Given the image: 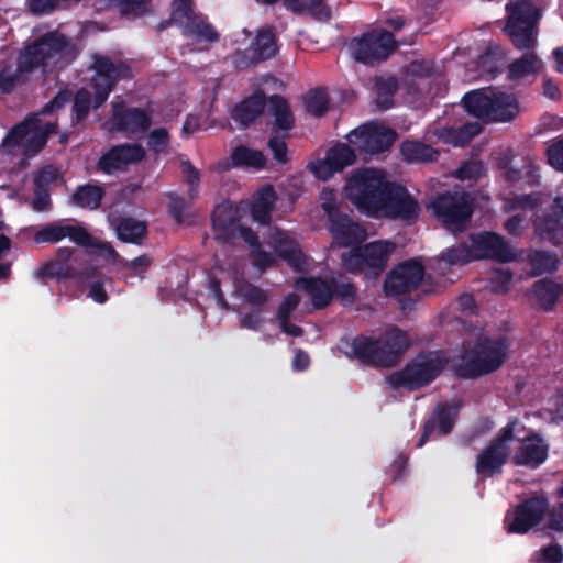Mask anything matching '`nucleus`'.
<instances>
[{"mask_svg": "<svg viewBox=\"0 0 563 563\" xmlns=\"http://www.w3.org/2000/svg\"><path fill=\"white\" fill-rule=\"evenodd\" d=\"M71 48L64 35L53 32L43 36L34 45L26 47L20 55L16 71L7 68L0 73V90L11 91L23 80V74L33 68L53 69L71 58Z\"/></svg>", "mask_w": 563, "mask_h": 563, "instance_id": "obj_1", "label": "nucleus"}, {"mask_svg": "<svg viewBox=\"0 0 563 563\" xmlns=\"http://www.w3.org/2000/svg\"><path fill=\"white\" fill-rule=\"evenodd\" d=\"M69 100L67 92H59L42 111L15 126L3 140L0 154H23L32 156L46 144L47 137L55 130V124L45 119V114L54 112Z\"/></svg>", "mask_w": 563, "mask_h": 563, "instance_id": "obj_2", "label": "nucleus"}, {"mask_svg": "<svg viewBox=\"0 0 563 563\" xmlns=\"http://www.w3.org/2000/svg\"><path fill=\"white\" fill-rule=\"evenodd\" d=\"M91 70L93 74L90 84L80 89L75 97L74 111L77 122L86 118L91 106L100 107L107 100L114 82L130 71L124 63H113L98 55L92 57Z\"/></svg>", "mask_w": 563, "mask_h": 563, "instance_id": "obj_3", "label": "nucleus"}, {"mask_svg": "<svg viewBox=\"0 0 563 563\" xmlns=\"http://www.w3.org/2000/svg\"><path fill=\"white\" fill-rule=\"evenodd\" d=\"M389 184L390 181L380 169H357L349 177L343 195L360 212L378 217L382 200L386 196Z\"/></svg>", "mask_w": 563, "mask_h": 563, "instance_id": "obj_4", "label": "nucleus"}, {"mask_svg": "<svg viewBox=\"0 0 563 563\" xmlns=\"http://www.w3.org/2000/svg\"><path fill=\"white\" fill-rule=\"evenodd\" d=\"M463 104L467 112L490 122H508L521 108L517 97L497 88H483L466 93Z\"/></svg>", "mask_w": 563, "mask_h": 563, "instance_id": "obj_5", "label": "nucleus"}, {"mask_svg": "<svg viewBox=\"0 0 563 563\" xmlns=\"http://www.w3.org/2000/svg\"><path fill=\"white\" fill-rule=\"evenodd\" d=\"M470 241V246L461 245L449 249L443 254V260L449 264H463L486 257L507 262L515 256L509 245L496 233L483 232L473 234Z\"/></svg>", "mask_w": 563, "mask_h": 563, "instance_id": "obj_6", "label": "nucleus"}, {"mask_svg": "<svg viewBox=\"0 0 563 563\" xmlns=\"http://www.w3.org/2000/svg\"><path fill=\"white\" fill-rule=\"evenodd\" d=\"M507 356L508 343L505 339L485 340L472 355L463 357L455 365V371L462 377H477L499 368Z\"/></svg>", "mask_w": 563, "mask_h": 563, "instance_id": "obj_7", "label": "nucleus"}, {"mask_svg": "<svg viewBox=\"0 0 563 563\" xmlns=\"http://www.w3.org/2000/svg\"><path fill=\"white\" fill-rule=\"evenodd\" d=\"M506 33L519 49L531 48L537 42L536 25L540 16L529 0H512L507 4Z\"/></svg>", "mask_w": 563, "mask_h": 563, "instance_id": "obj_8", "label": "nucleus"}, {"mask_svg": "<svg viewBox=\"0 0 563 563\" xmlns=\"http://www.w3.org/2000/svg\"><path fill=\"white\" fill-rule=\"evenodd\" d=\"M408 345L406 334L400 330L389 331L384 341H373L368 338H355L350 344L351 351L355 357L363 362H374L385 364L389 361L390 356L400 353Z\"/></svg>", "mask_w": 563, "mask_h": 563, "instance_id": "obj_9", "label": "nucleus"}, {"mask_svg": "<svg viewBox=\"0 0 563 563\" xmlns=\"http://www.w3.org/2000/svg\"><path fill=\"white\" fill-rule=\"evenodd\" d=\"M320 202L323 211L328 214L329 230L335 245L349 247L365 239L366 233L362 227L339 213L334 190L324 188L320 194Z\"/></svg>", "mask_w": 563, "mask_h": 563, "instance_id": "obj_10", "label": "nucleus"}, {"mask_svg": "<svg viewBox=\"0 0 563 563\" xmlns=\"http://www.w3.org/2000/svg\"><path fill=\"white\" fill-rule=\"evenodd\" d=\"M444 366L443 354L439 351L418 356L404 371L391 374L387 382L391 387L412 389L433 380Z\"/></svg>", "mask_w": 563, "mask_h": 563, "instance_id": "obj_11", "label": "nucleus"}, {"mask_svg": "<svg viewBox=\"0 0 563 563\" xmlns=\"http://www.w3.org/2000/svg\"><path fill=\"white\" fill-rule=\"evenodd\" d=\"M519 423L510 421L492 443L477 456L476 473L487 477L499 472L509 455V443L514 435H520Z\"/></svg>", "mask_w": 563, "mask_h": 563, "instance_id": "obj_12", "label": "nucleus"}, {"mask_svg": "<svg viewBox=\"0 0 563 563\" xmlns=\"http://www.w3.org/2000/svg\"><path fill=\"white\" fill-rule=\"evenodd\" d=\"M432 212L451 231L464 229L472 214V205L468 195L455 192L445 194L430 203Z\"/></svg>", "mask_w": 563, "mask_h": 563, "instance_id": "obj_13", "label": "nucleus"}, {"mask_svg": "<svg viewBox=\"0 0 563 563\" xmlns=\"http://www.w3.org/2000/svg\"><path fill=\"white\" fill-rule=\"evenodd\" d=\"M64 239H69L71 242L81 246L98 247L101 253H104L108 256H114V251L110 245L96 243L88 232L80 225L55 222L40 229L34 234V241L36 243H57Z\"/></svg>", "mask_w": 563, "mask_h": 563, "instance_id": "obj_14", "label": "nucleus"}, {"mask_svg": "<svg viewBox=\"0 0 563 563\" xmlns=\"http://www.w3.org/2000/svg\"><path fill=\"white\" fill-rule=\"evenodd\" d=\"M191 0H174L172 19L179 24L184 33L196 43H210L219 38L216 30L196 15L190 7Z\"/></svg>", "mask_w": 563, "mask_h": 563, "instance_id": "obj_15", "label": "nucleus"}, {"mask_svg": "<svg viewBox=\"0 0 563 563\" xmlns=\"http://www.w3.org/2000/svg\"><path fill=\"white\" fill-rule=\"evenodd\" d=\"M394 48V37L386 31H374L353 40L349 45L352 56L365 64L386 58Z\"/></svg>", "mask_w": 563, "mask_h": 563, "instance_id": "obj_16", "label": "nucleus"}, {"mask_svg": "<svg viewBox=\"0 0 563 563\" xmlns=\"http://www.w3.org/2000/svg\"><path fill=\"white\" fill-rule=\"evenodd\" d=\"M351 246L349 254L342 255L343 264L350 271H362L365 267L382 268L395 250V245L388 241H376L362 250L355 249L354 244Z\"/></svg>", "mask_w": 563, "mask_h": 563, "instance_id": "obj_17", "label": "nucleus"}, {"mask_svg": "<svg viewBox=\"0 0 563 563\" xmlns=\"http://www.w3.org/2000/svg\"><path fill=\"white\" fill-rule=\"evenodd\" d=\"M347 142L357 151L368 154L386 150L395 140V133L376 123H366L351 131Z\"/></svg>", "mask_w": 563, "mask_h": 563, "instance_id": "obj_18", "label": "nucleus"}, {"mask_svg": "<svg viewBox=\"0 0 563 563\" xmlns=\"http://www.w3.org/2000/svg\"><path fill=\"white\" fill-rule=\"evenodd\" d=\"M419 211L416 198L401 185L390 183L382 200L378 217L411 220L417 218Z\"/></svg>", "mask_w": 563, "mask_h": 563, "instance_id": "obj_19", "label": "nucleus"}, {"mask_svg": "<svg viewBox=\"0 0 563 563\" xmlns=\"http://www.w3.org/2000/svg\"><path fill=\"white\" fill-rule=\"evenodd\" d=\"M548 509L543 498H532L519 505L506 516L505 525L509 533H526L539 523Z\"/></svg>", "mask_w": 563, "mask_h": 563, "instance_id": "obj_20", "label": "nucleus"}, {"mask_svg": "<svg viewBox=\"0 0 563 563\" xmlns=\"http://www.w3.org/2000/svg\"><path fill=\"white\" fill-rule=\"evenodd\" d=\"M520 435H514L512 440L519 441V446L515 452L512 460L517 465L538 467L548 457L549 446L545 441L534 432L527 433L525 427L519 420Z\"/></svg>", "mask_w": 563, "mask_h": 563, "instance_id": "obj_21", "label": "nucleus"}, {"mask_svg": "<svg viewBox=\"0 0 563 563\" xmlns=\"http://www.w3.org/2000/svg\"><path fill=\"white\" fill-rule=\"evenodd\" d=\"M423 277V267L417 261H409L397 266L387 277V295H401L415 289Z\"/></svg>", "mask_w": 563, "mask_h": 563, "instance_id": "obj_22", "label": "nucleus"}, {"mask_svg": "<svg viewBox=\"0 0 563 563\" xmlns=\"http://www.w3.org/2000/svg\"><path fill=\"white\" fill-rule=\"evenodd\" d=\"M272 247L298 272L310 268L311 262L305 256L299 245L286 232L274 230L272 233Z\"/></svg>", "mask_w": 563, "mask_h": 563, "instance_id": "obj_23", "label": "nucleus"}, {"mask_svg": "<svg viewBox=\"0 0 563 563\" xmlns=\"http://www.w3.org/2000/svg\"><path fill=\"white\" fill-rule=\"evenodd\" d=\"M533 225L541 239L558 242L563 238V199L556 198L549 212L533 220Z\"/></svg>", "mask_w": 563, "mask_h": 563, "instance_id": "obj_24", "label": "nucleus"}, {"mask_svg": "<svg viewBox=\"0 0 563 563\" xmlns=\"http://www.w3.org/2000/svg\"><path fill=\"white\" fill-rule=\"evenodd\" d=\"M144 150L140 145H121L113 147L99 161V166L108 174L124 168L126 165L136 163L144 157Z\"/></svg>", "mask_w": 563, "mask_h": 563, "instance_id": "obj_25", "label": "nucleus"}, {"mask_svg": "<svg viewBox=\"0 0 563 563\" xmlns=\"http://www.w3.org/2000/svg\"><path fill=\"white\" fill-rule=\"evenodd\" d=\"M113 125L117 130L129 134L142 133L150 126V118L142 110H123L122 106H114Z\"/></svg>", "mask_w": 563, "mask_h": 563, "instance_id": "obj_26", "label": "nucleus"}, {"mask_svg": "<svg viewBox=\"0 0 563 563\" xmlns=\"http://www.w3.org/2000/svg\"><path fill=\"white\" fill-rule=\"evenodd\" d=\"M542 200L540 195L520 196L512 200H508L505 205L507 211H519L520 213L509 218L505 224L506 230L511 234H517L522 229L523 218L521 213L536 208Z\"/></svg>", "mask_w": 563, "mask_h": 563, "instance_id": "obj_27", "label": "nucleus"}, {"mask_svg": "<svg viewBox=\"0 0 563 563\" xmlns=\"http://www.w3.org/2000/svg\"><path fill=\"white\" fill-rule=\"evenodd\" d=\"M456 413L457 407L453 405L438 409L432 416V418L426 424L424 433L421 437L418 445L421 446L429 435L446 434L448 432H450Z\"/></svg>", "mask_w": 563, "mask_h": 563, "instance_id": "obj_28", "label": "nucleus"}, {"mask_svg": "<svg viewBox=\"0 0 563 563\" xmlns=\"http://www.w3.org/2000/svg\"><path fill=\"white\" fill-rule=\"evenodd\" d=\"M543 69L542 60L534 54H526L514 60L508 68V78L521 81L537 77Z\"/></svg>", "mask_w": 563, "mask_h": 563, "instance_id": "obj_29", "label": "nucleus"}, {"mask_svg": "<svg viewBox=\"0 0 563 563\" xmlns=\"http://www.w3.org/2000/svg\"><path fill=\"white\" fill-rule=\"evenodd\" d=\"M296 288L307 291L316 308L327 306L332 298V288L325 282L314 278H299Z\"/></svg>", "mask_w": 563, "mask_h": 563, "instance_id": "obj_30", "label": "nucleus"}, {"mask_svg": "<svg viewBox=\"0 0 563 563\" xmlns=\"http://www.w3.org/2000/svg\"><path fill=\"white\" fill-rule=\"evenodd\" d=\"M274 202L275 194L271 186L260 189L250 205L252 218L260 223L266 222Z\"/></svg>", "mask_w": 563, "mask_h": 563, "instance_id": "obj_31", "label": "nucleus"}, {"mask_svg": "<svg viewBox=\"0 0 563 563\" xmlns=\"http://www.w3.org/2000/svg\"><path fill=\"white\" fill-rule=\"evenodd\" d=\"M264 109L263 95L255 93L247 100L241 102L232 111V118L241 125L252 122Z\"/></svg>", "mask_w": 563, "mask_h": 563, "instance_id": "obj_32", "label": "nucleus"}, {"mask_svg": "<svg viewBox=\"0 0 563 563\" xmlns=\"http://www.w3.org/2000/svg\"><path fill=\"white\" fill-rule=\"evenodd\" d=\"M231 162L234 166L257 170L265 166L266 157L258 150L239 146L233 150Z\"/></svg>", "mask_w": 563, "mask_h": 563, "instance_id": "obj_33", "label": "nucleus"}, {"mask_svg": "<svg viewBox=\"0 0 563 563\" xmlns=\"http://www.w3.org/2000/svg\"><path fill=\"white\" fill-rule=\"evenodd\" d=\"M277 52L274 34L271 31H261L252 42L251 58L263 60L273 57Z\"/></svg>", "mask_w": 563, "mask_h": 563, "instance_id": "obj_34", "label": "nucleus"}, {"mask_svg": "<svg viewBox=\"0 0 563 563\" xmlns=\"http://www.w3.org/2000/svg\"><path fill=\"white\" fill-rule=\"evenodd\" d=\"M478 133L479 125L477 123H472L466 125L464 129H461L460 131H455L450 128L441 129L438 131V137L446 143L464 145Z\"/></svg>", "mask_w": 563, "mask_h": 563, "instance_id": "obj_35", "label": "nucleus"}, {"mask_svg": "<svg viewBox=\"0 0 563 563\" xmlns=\"http://www.w3.org/2000/svg\"><path fill=\"white\" fill-rule=\"evenodd\" d=\"M559 292V286L551 280H540L533 288V296L544 310H549L554 306Z\"/></svg>", "mask_w": 563, "mask_h": 563, "instance_id": "obj_36", "label": "nucleus"}, {"mask_svg": "<svg viewBox=\"0 0 563 563\" xmlns=\"http://www.w3.org/2000/svg\"><path fill=\"white\" fill-rule=\"evenodd\" d=\"M355 148L349 143H338L332 146L327 153L330 156V161L336 167L335 169L340 173L345 167L352 165L355 161Z\"/></svg>", "mask_w": 563, "mask_h": 563, "instance_id": "obj_37", "label": "nucleus"}, {"mask_svg": "<svg viewBox=\"0 0 563 563\" xmlns=\"http://www.w3.org/2000/svg\"><path fill=\"white\" fill-rule=\"evenodd\" d=\"M401 154L408 162H427L435 158L437 153L430 146L408 141L401 145Z\"/></svg>", "mask_w": 563, "mask_h": 563, "instance_id": "obj_38", "label": "nucleus"}, {"mask_svg": "<svg viewBox=\"0 0 563 563\" xmlns=\"http://www.w3.org/2000/svg\"><path fill=\"white\" fill-rule=\"evenodd\" d=\"M271 112L278 129L288 130L291 128L294 119L286 100L277 96L272 97Z\"/></svg>", "mask_w": 563, "mask_h": 563, "instance_id": "obj_39", "label": "nucleus"}, {"mask_svg": "<svg viewBox=\"0 0 563 563\" xmlns=\"http://www.w3.org/2000/svg\"><path fill=\"white\" fill-rule=\"evenodd\" d=\"M117 234L124 242L137 243L145 234V225L137 220L124 219L118 225Z\"/></svg>", "mask_w": 563, "mask_h": 563, "instance_id": "obj_40", "label": "nucleus"}, {"mask_svg": "<svg viewBox=\"0 0 563 563\" xmlns=\"http://www.w3.org/2000/svg\"><path fill=\"white\" fill-rule=\"evenodd\" d=\"M239 234L240 238L243 239L244 242L250 244L252 247L251 252L254 265H256L260 269H264L274 263L273 256L260 250V246L256 244L255 235L249 229H240Z\"/></svg>", "mask_w": 563, "mask_h": 563, "instance_id": "obj_41", "label": "nucleus"}, {"mask_svg": "<svg viewBox=\"0 0 563 563\" xmlns=\"http://www.w3.org/2000/svg\"><path fill=\"white\" fill-rule=\"evenodd\" d=\"M102 198V191L97 186H82L73 196V202L87 209H96Z\"/></svg>", "mask_w": 563, "mask_h": 563, "instance_id": "obj_42", "label": "nucleus"}, {"mask_svg": "<svg viewBox=\"0 0 563 563\" xmlns=\"http://www.w3.org/2000/svg\"><path fill=\"white\" fill-rule=\"evenodd\" d=\"M68 250H59L56 260L43 264L36 272L40 277H60L66 274L65 262L69 258Z\"/></svg>", "mask_w": 563, "mask_h": 563, "instance_id": "obj_43", "label": "nucleus"}, {"mask_svg": "<svg viewBox=\"0 0 563 563\" xmlns=\"http://www.w3.org/2000/svg\"><path fill=\"white\" fill-rule=\"evenodd\" d=\"M558 257L549 252H534L530 256V264L536 274L551 273L558 267Z\"/></svg>", "mask_w": 563, "mask_h": 563, "instance_id": "obj_44", "label": "nucleus"}, {"mask_svg": "<svg viewBox=\"0 0 563 563\" xmlns=\"http://www.w3.org/2000/svg\"><path fill=\"white\" fill-rule=\"evenodd\" d=\"M235 294L245 303L253 306H260L266 300V296L261 289L244 282L236 284Z\"/></svg>", "mask_w": 563, "mask_h": 563, "instance_id": "obj_45", "label": "nucleus"}, {"mask_svg": "<svg viewBox=\"0 0 563 563\" xmlns=\"http://www.w3.org/2000/svg\"><path fill=\"white\" fill-rule=\"evenodd\" d=\"M305 106L310 114L321 117L328 109V98L325 92L322 90L310 91L305 97Z\"/></svg>", "mask_w": 563, "mask_h": 563, "instance_id": "obj_46", "label": "nucleus"}, {"mask_svg": "<svg viewBox=\"0 0 563 563\" xmlns=\"http://www.w3.org/2000/svg\"><path fill=\"white\" fill-rule=\"evenodd\" d=\"M330 161V156L327 153L323 158L317 159L309 164L310 172L314 175L316 178L320 180H328L332 178L336 173H339Z\"/></svg>", "mask_w": 563, "mask_h": 563, "instance_id": "obj_47", "label": "nucleus"}, {"mask_svg": "<svg viewBox=\"0 0 563 563\" xmlns=\"http://www.w3.org/2000/svg\"><path fill=\"white\" fill-rule=\"evenodd\" d=\"M151 264L152 260L145 255L126 262L125 268L130 271V274L126 276V280L132 282L134 278L142 279Z\"/></svg>", "mask_w": 563, "mask_h": 563, "instance_id": "obj_48", "label": "nucleus"}, {"mask_svg": "<svg viewBox=\"0 0 563 563\" xmlns=\"http://www.w3.org/2000/svg\"><path fill=\"white\" fill-rule=\"evenodd\" d=\"M212 126L206 114H189L183 125V134L190 135L197 131L206 130Z\"/></svg>", "mask_w": 563, "mask_h": 563, "instance_id": "obj_49", "label": "nucleus"}, {"mask_svg": "<svg viewBox=\"0 0 563 563\" xmlns=\"http://www.w3.org/2000/svg\"><path fill=\"white\" fill-rule=\"evenodd\" d=\"M534 560L538 563H561L563 551L559 545H549L536 552Z\"/></svg>", "mask_w": 563, "mask_h": 563, "instance_id": "obj_50", "label": "nucleus"}, {"mask_svg": "<svg viewBox=\"0 0 563 563\" xmlns=\"http://www.w3.org/2000/svg\"><path fill=\"white\" fill-rule=\"evenodd\" d=\"M107 285H111L110 279H104L102 282H91L88 285V297L97 303H104L108 299L106 291Z\"/></svg>", "mask_w": 563, "mask_h": 563, "instance_id": "obj_51", "label": "nucleus"}, {"mask_svg": "<svg viewBox=\"0 0 563 563\" xmlns=\"http://www.w3.org/2000/svg\"><path fill=\"white\" fill-rule=\"evenodd\" d=\"M511 274L506 269L495 271L490 278V287L495 292H504L508 289Z\"/></svg>", "mask_w": 563, "mask_h": 563, "instance_id": "obj_52", "label": "nucleus"}, {"mask_svg": "<svg viewBox=\"0 0 563 563\" xmlns=\"http://www.w3.org/2000/svg\"><path fill=\"white\" fill-rule=\"evenodd\" d=\"M59 170L53 166H47L40 172V174L35 177V187L37 188H46L47 186L56 183L59 178Z\"/></svg>", "mask_w": 563, "mask_h": 563, "instance_id": "obj_53", "label": "nucleus"}, {"mask_svg": "<svg viewBox=\"0 0 563 563\" xmlns=\"http://www.w3.org/2000/svg\"><path fill=\"white\" fill-rule=\"evenodd\" d=\"M123 14L141 15L145 11L146 0H114Z\"/></svg>", "mask_w": 563, "mask_h": 563, "instance_id": "obj_54", "label": "nucleus"}, {"mask_svg": "<svg viewBox=\"0 0 563 563\" xmlns=\"http://www.w3.org/2000/svg\"><path fill=\"white\" fill-rule=\"evenodd\" d=\"M168 144V133L164 129L152 131L148 139V146L155 153L164 152Z\"/></svg>", "mask_w": 563, "mask_h": 563, "instance_id": "obj_55", "label": "nucleus"}, {"mask_svg": "<svg viewBox=\"0 0 563 563\" xmlns=\"http://www.w3.org/2000/svg\"><path fill=\"white\" fill-rule=\"evenodd\" d=\"M241 322L244 328L257 331L261 330L264 323V318L262 316L261 310L254 309L249 312H244L242 314Z\"/></svg>", "mask_w": 563, "mask_h": 563, "instance_id": "obj_56", "label": "nucleus"}, {"mask_svg": "<svg viewBox=\"0 0 563 563\" xmlns=\"http://www.w3.org/2000/svg\"><path fill=\"white\" fill-rule=\"evenodd\" d=\"M286 8L294 12H305L317 8L323 0H283Z\"/></svg>", "mask_w": 563, "mask_h": 563, "instance_id": "obj_57", "label": "nucleus"}, {"mask_svg": "<svg viewBox=\"0 0 563 563\" xmlns=\"http://www.w3.org/2000/svg\"><path fill=\"white\" fill-rule=\"evenodd\" d=\"M549 163L558 170H563V141L548 150Z\"/></svg>", "mask_w": 563, "mask_h": 563, "instance_id": "obj_58", "label": "nucleus"}, {"mask_svg": "<svg viewBox=\"0 0 563 563\" xmlns=\"http://www.w3.org/2000/svg\"><path fill=\"white\" fill-rule=\"evenodd\" d=\"M268 146H269L271 151L273 152L274 158L278 163L287 162V147L283 140H279L277 137H272L268 142Z\"/></svg>", "mask_w": 563, "mask_h": 563, "instance_id": "obj_59", "label": "nucleus"}, {"mask_svg": "<svg viewBox=\"0 0 563 563\" xmlns=\"http://www.w3.org/2000/svg\"><path fill=\"white\" fill-rule=\"evenodd\" d=\"M483 170V166L479 163L472 162L457 170V177L461 179L477 178L482 175Z\"/></svg>", "mask_w": 563, "mask_h": 563, "instance_id": "obj_60", "label": "nucleus"}, {"mask_svg": "<svg viewBox=\"0 0 563 563\" xmlns=\"http://www.w3.org/2000/svg\"><path fill=\"white\" fill-rule=\"evenodd\" d=\"M299 298L297 295H288L278 309V319L288 318L289 313L298 306Z\"/></svg>", "mask_w": 563, "mask_h": 563, "instance_id": "obj_61", "label": "nucleus"}, {"mask_svg": "<svg viewBox=\"0 0 563 563\" xmlns=\"http://www.w3.org/2000/svg\"><path fill=\"white\" fill-rule=\"evenodd\" d=\"M49 207V197L46 188L35 187V197L33 199V209L36 211L47 210Z\"/></svg>", "mask_w": 563, "mask_h": 563, "instance_id": "obj_62", "label": "nucleus"}, {"mask_svg": "<svg viewBox=\"0 0 563 563\" xmlns=\"http://www.w3.org/2000/svg\"><path fill=\"white\" fill-rule=\"evenodd\" d=\"M229 209L230 206L228 205H222L217 208L213 217V225L218 231H224L227 229V222L223 216Z\"/></svg>", "mask_w": 563, "mask_h": 563, "instance_id": "obj_63", "label": "nucleus"}, {"mask_svg": "<svg viewBox=\"0 0 563 563\" xmlns=\"http://www.w3.org/2000/svg\"><path fill=\"white\" fill-rule=\"evenodd\" d=\"M309 365V356L302 351H297L292 360V367L296 371H303Z\"/></svg>", "mask_w": 563, "mask_h": 563, "instance_id": "obj_64", "label": "nucleus"}]
</instances>
